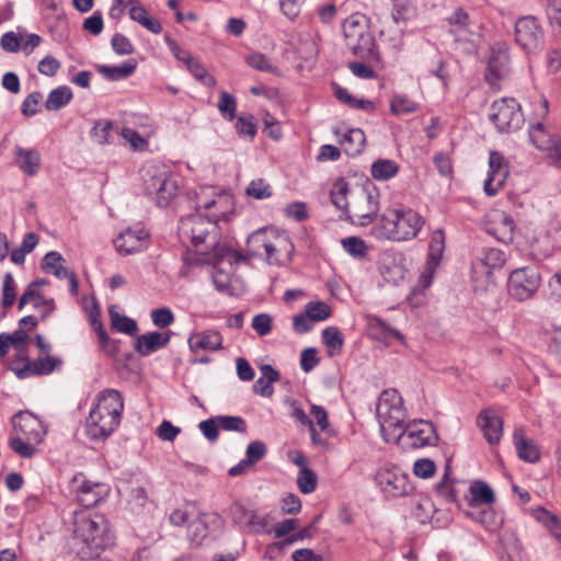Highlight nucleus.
I'll use <instances>...</instances> for the list:
<instances>
[{
	"label": "nucleus",
	"instance_id": "obj_17",
	"mask_svg": "<svg viewBox=\"0 0 561 561\" xmlns=\"http://www.w3.org/2000/svg\"><path fill=\"white\" fill-rule=\"evenodd\" d=\"M510 71V54L505 44H495L491 48L488 61L485 80L495 85L496 82L508 75Z\"/></svg>",
	"mask_w": 561,
	"mask_h": 561
},
{
	"label": "nucleus",
	"instance_id": "obj_22",
	"mask_svg": "<svg viewBox=\"0 0 561 561\" xmlns=\"http://www.w3.org/2000/svg\"><path fill=\"white\" fill-rule=\"evenodd\" d=\"M171 332H149L139 335L136 341L134 348L141 356H148L163 347H165L171 339Z\"/></svg>",
	"mask_w": 561,
	"mask_h": 561
},
{
	"label": "nucleus",
	"instance_id": "obj_29",
	"mask_svg": "<svg viewBox=\"0 0 561 561\" xmlns=\"http://www.w3.org/2000/svg\"><path fill=\"white\" fill-rule=\"evenodd\" d=\"M365 142L366 136L360 128L348 130L341 139L345 153L352 157L359 154L364 150Z\"/></svg>",
	"mask_w": 561,
	"mask_h": 561
},
{
	"label": "nucleus",
	"instance_id": "obj_60",
	"mask_svg": "<svg viewBox=\"0 0 561 561\" xmlns=\"http://www.w3.org/2000/svg\"><path fill=\"white\" fill-rule=\"evenodd\" d=\"M113 50L118 55H130L135 51L131 42L123 34L116 33L111 41Z\"/></svg>",
	"mask_w": 561,
	"mask_h": 561
},
{
	"label": "nucleus",
	"instance_id": "obj_1",
	"mask_svg": "<svg viewBox=\"0 0 561 561\" xmlns=\"http://www.w3.org/2000/svg\"><path fill=\"white\" fill-rule=\"evenodd\" d=\"M376 413L380 432L387 443L394 442L404 450L435 446L438 442L435 426L424 420L404 425L403 400L396 389H387L379 396Z\"/></svg>",
	"mask_w": 561,
	"mask_h": 561
},
{
	"label": "nucleus",
	"instance_id": "obj_26",
	"mask_svg": "<svg viewBox=\"0 0 561 561\" xmlns=\"http://www.w3.org/2000/svg\"><path fill=\"white\" fill-rule=\"evenodd\" d=\"M513 440L517 455L520 459L531 463L539 460L540 453L538 447L534 444L533 440H529L525 437V432L522 427L514 430Z\"/></svg>",
	"mask_w": 561,
	"mask_h": 561
},
{
	"label": "nucleus",
	"instance_id": "obj_18",
	"mask_svg": "<svg viewBox=\"0 0 561 561\" xmlns=\"http://www.w3.org/2000/svg\"><path fill=\"white\" fill-rule=\"evenodd\" d=\"M489 167L488 178L484 181V192L489 196H494L502 188L508 176V165L502 154L491 151Z\"/></svg>",
	"mask_w": 561,
	"mask_h": 561
},
{
	"label": "nucleus",
	"instance_id": "obj_64",
	"mask_svg": "<svg viewBox=\"0 0 561 561\" xmlns=\"http://www.w3.org/2000/svg\"><path fill=\"white\" fill-rule=\"evenodd\" d=\"M180 433L181 428L168 420H163L157 430L158 437L164 442H173Z\"/></svg>",
	"mask_w": 561,
	"mask_h": 561
},
{
	"label": "nucleus",
	"instance_id": "obj_38",
	"mask_svg": "<svg viewBox=\"0 0 561 561\" xmlns=\"http://www.w3.org/2000/svg\"><path fill=\"white\" fill-rule=\"evenodd\" d=\"M185 65L187 70L193 75V77L202 82L206 87H214L216 84V79L208 75L206 68L191 55H186Z\"/></svg>",
	"mask_w": 561,
	"mask_h": 561
},
{
	"label": "nucleus",
	"instance_id": "obj_34",
	"mask_svg": "<svg viewBox=\"0 0 561 561\" xmlns=\"http://www.w3.org/2000/svg\"><path fill=\"white\" fill-rule=\"evenodd\" d=\"M116 308L117 307L113 305L108 309L112 328L121 333L135 335L138 332L137 322L131 318L119 314Z\"/></svg>",
	"mask_w": 561,
	"mask_h": 561
},
{
	"label": "nucleus",
	"instance_id": "obj_44",
	"mask_svg": "<svg viewBox=\"0 0 561 561\" xmlns=\"http://www.w3.org/2000/svg\"><path fill=\"white\" fill-rule=\"evenodd\" d=\"M419 110V104L405 95H394L390 103L392 114L400 116L411 114Z\"/></svg>",
	"mask_w": 561,
	"mask_h": 561
},
{
	"label": "nucleus",
	"instance_id": "obj_8",
	"mask_svg": "<svg viewBox=\"0 0 561 561\" xmlns=\"http://www.w3.org/2000/svg\"><path fill=\"white\" fill-rule=\"evenodd\" d=\"M144 192L160 207H167L176 196L179 186L164 168L150 164L141 169Z\"/></svg>",
	"mask_w": 561,
	"mask_h": 561
},
{
	"label": "nucleus",
	"instance_id": "obj_55",
	"mask_svg": "<svg viewBox=\"0 0 561 561\" xmlns=\"http://www.w3.org/2000/svg\"><path fill=\"white\" fill-rule=\"evenodd\" d=\"M95 332L99 337L100 346L104 353L110 356H116L117 354V342L112 341L107 335L106 331L103 328L102 323H99V327L95 328Z\"/></svg>",
	"mask_w": 561,
	"mask_h": 561
},
{
	"label": "nucleus",
	"instance_id": "obj_30",
	"mask_svg": "<svg viewBox=\"0 0 561 561\" xmlns=\"http://www.w3.org/2000/svg\"><path fill=\"white\" fill-rule=\"evenodd\" d=\"M275 233L267 229H259L251 233L247 240L248 252L252 256H263V251Z\"/></svg>",
	"mask_w": 561,
	"mask_h": 561
},
{
	"label": "nucleus",
	"instance_id": "obj_45",
	"mask_svg": "<svg viewBox=\"0 0 561 561\" xmlns=\"http://www.w3.org/2000/svg\"><path fill=\"white\" fill-rule=\"evenodd\" d=\"M245 62L259 71L278 75V68L274 66L271 60L262 53H253L248 55L245 57Z\"/></svg>",
	"mask_w": 561,
	"mask_h": 561
},
{
	"label": "nucleus",
	"instance_id": "obj_43",
	"mask_svg": "<svg viewBox=\"0 0 561 561\" xmlns=\"http://www.w3.org/2000/svg\"><path fill=\"white\" fill-rule=\"evenodd\" d=\"M348 186L344 181H339L334 184L331 191V202L339 209L344 210L346 214L350 209V201L347 199Z\"/></svg>",
	"mask_w": 561,
	"mask_h": 561
},
{
	"label": "nucleus",
	"instance_id": "obj_58",
	"mask_svg": "<svg viewBox=\"0 0 561 561\" xmlns=\"http://www.w3.org/2000/svg\"><path fill=\"white\" fill-rule=\"evenodd\" d=\"M266 454V446L261 440L251 442L245 450V460L251 465L260 461Z\"/></svg>",
	"mask_w": 561,
	"mask_h": 561
},
{
	"label": "nucleus",
	"instance_id": "obj_7",
	"mask_svg": "<svg viewBox=\"0 0 561 561\" xmlns=\"http://www.w3.org/2000/svg\"><path fill=\"white\" fill-rule=\"evenodd\" d=\"M73 533L93 553H99L114 543V536L102 516L76 514Z\"/></svg>",
	"mask_w": 561,
	"mask_h": 561
},
{
	"label": "nucleus",
	"instance_id": "obj_6",
	"mask_svg": "<svg viewBox=\"0 0 561 561\" xmlns=\"http://www.w3.org/2000/svg\"><path fill=\"white\" fill-rule=\"evenodd\" d=\"M346 46L358 58L379 60L375 37L369 28L368 19L360 13L350 15L342 25Z\"/></svg>",
	"mask_w": 561,
	"mask_h": 561
},
{
	"label": "nucleus",
	"instance_id": "obj_3",
	"mask_svg": "<svg viewBox=\"0 0 561 561\" xmlns=\"http://www.w3.org/2000/svg\"><path fill=\"white\" fill-rule=\"evenodd\" d=\"M425 219L411 208H389L374 224L371 234L379 240L402 242L417 237Z\"/></svg>",
	"mask_w": 561,
	"mask_h": 561
},
{
	"label": "nucleus",
	"instance_id": "obj_41",
	"mask_svg": "<svg viewBox=\"0 0 561 561\" xmlns=\"http://www.w3.org/2000/svg\"><path fill=\"white\" fill-rule=\"evenodd\" d=\"M288 244L290 245V242L287 237L274 234L266 249L263 251V255H265L270 264L278 263V252L286 250Z\"/></svg>",
	"mask_w": 561,
	"mask_h": 561
},
{
	"label": "nucleus",
	"instance_id": "obj_40",
	"mask_svg": "<svg viewBox=\"0 0 561 561\" xmlns=\"http://www.w3.org/2000/svg\"><path fill=\"white\" fill-rule=\"evenodd\" d=\"M536 518L561 543V522L559 520V518L556 515L548 512L547 510H545L543 507L537 510Z\"/></svg>",
	"mask_w": 561,
	"mask_h": 561
},
{
	"label": "nucleus",
	"instance_id": "obj_63",
	"mask_svg": "<svg viewBox=\"0 0 561 561\" xmlns=\"http://www.w3.org/2000/svg\"><path fill=\"white\" fill-rule=\"evenodd\" d=\"M61 64L58 59L55 57L48 55L45 56L39 62H38V71L39 73L47 76V77H54L60 69Z\"/></svg>",
	"mask_w": 561,
	"mask_h": 561
},
{
	"label": "nucleus",
	"instance_id": "obj_32",
	"mask_svg": "<svg viewBox=\"0 0 561 561\" xmlns=\"http://www.w3.org/2000/svg\"><path fill=\"white\" fill-rule=\"evenodd\" d=\"M72 100V91L67 85L58 87L51 90L45 101L47 111H59L70 103Z\"/></svg>",
	"mask_w": 561,
	"mask_h": 561
},
{
	"label": "nucleus",
	"instance_id": "obj_37",
	"mask_svg": "<svg viewBox=\"0 0 561 561\" xmlns=\"http://www.w3.org/2000/svg\"><path fill=\"white\" fill-rule=\"evenodd\" d=\"M64 257L56 251L48 252L42 263V267L47 272H53L57 278L68 276V270L64 266Z\"/></svg>",
	"mask_w": 561,
	"mask_h": 561
},
{
	"label": "nucleus",
	"instance_id": "obj_39",
	"mask_svg": "<svg viewBox=\"0 0 561 561\" xmlns=\"http://www.w3.org/2000/svg\"><path fill=\"white\" fill-rule=\"evenodd\" d=\"M398 171V164L394 161L388 159H379L371 165L373 178L380 181L393 178Z\"/></svg>",
	"mask_w": 561,
	"mask_h": 561
},
{
	"label": "nucleus",
	"instance_id": "obj_28",
	"mask_svg": "<svg viewBox=\"0 0 561 561\" xmlns=\"http://www.w3.org/2000/svg\"><path fill=\"white\" fill-rule=\"evenodd\" d=\"M137 67L135 59H128L119 66H98V72L101 73L105 79L111 81H117L131 76Z\"/></svg>",
	"mask_w": 561,
	"mask_h": 561
},
{
	"label": "nucleus",
	"instance_id": "obj_20",
	"mask_svg": "<svg viewBox=\"0 0 561 561\" xmlns=\"http://www.w3.org/2000/svg\"><path fill=\"white\" fill-rule=\"evenodd\" d=\"M445 250V233L442 229L433 231L428 244V254L426 261V273L422 275L424 287L432 283L435 270L440 263Z\"/></svg>",
	"mask_w": 561,
	"mask_h": 561
},
{
	"label": "nucleus",
	"instance_id": "obj_14",
	"mask_svg": "<svg viewBox=\"0 0 561 561\" xmlns=\"http://www.w3.org/2000/svg\"><path fill=\"white\" fill-rule=\"evenodd\" d=\"M71 488L76 493L77 502L85 508L95 506L107 492L103 483L89 481L83 473H78L72 478Z\"/></svg>",
	"mask_w": 561,
	"mask_h": 561
},
{
	"label": "nucleus",
	"instance_id": "obj_23",
	"mask_svg": "<svg viewBox=\"0 0 561 561\" xmlns=\"http://www.w3.org/2000/svg\"><path fill=\"white\" fill-rule=\"evenodd\" d=\"M222 335L216 330H205L194 333L188 339V346L192 352L209 351L216 352L222 348Z\"/></svg>",
	"mask_w": 561,
	"mask_h": 561
},
{
	"label": "nucleus",
	"instance_id": "obj_54",
	"mask_svg": "<svg viewBox=\"0 0 561 561\" xmlns=\"http://www.w3.org/2000/svg\"><path fill=\"white\" fill-rule=\"evenodd\" d=\"M247 195L254 197L256 199H264L272 195L271 186L264 182V180L259 179L252 181L247 187Z\"/></svg>",
	"mask_w": 561,
	"mask_h": 561
},
{
	"label": "nucleus",
	"instance_id": "obj_35",
	"mask_svg": "<svg viewBox=\"0 0 561 561\" xmlns=\"http://www.w3.org/2000/svg\"><path fill=\"white\" fill-rule=\"evenodd\" d=\"M334 94L340 102L346 104L351 108H358L365 112H373L375 110V105L371 101L357 99L345 88L336 85L334 89Z\"/></svg>",
	"mask_w": 561,
	"mask_h": 561
},
{
	"label": "nucleus",
	"instance_id": "obj_56",
	"mask_svg": "<svg viewBox=\"0 0 561 561\" xmlns=\"http://www.w3.org/2000/svg\"><path fill=\"white\" fill-rule=\"evenodd\" d=\"M500 224L502 225L501 228L493 232L496 239L503 242L512 241L514 230L513 219L510 216L502 214L500 216Z\"/></svg>",
	"mask_w": 561,
	"mask_h": 561
},
{
	"label": "nucleus",
	"instance_id": "obj_36",
	"mask_svg": "<svg viewBox=\"0 0 561 561\" xmlns=\"http://www.w3.org/2000/svg\"><path fill=\"white\" fill-rule=\"evenodd\" d=\"M529 139L537 149L549 151L553 145L556 136L548 134L542 123H537L529 130Z\"/></svg>",
	"mask_w": 561,
	"mask_h": 561
},
{
	"label": "nucleus",
	"instance_id": "obj_62",
	"mask_svg": "<svg viewBox=\"0 0 561 561\" xmlns=\"http://www.w3.org/2000/svg\"><path fill=\"white\" fill-rule=\"evenodd\" d=\"M236 129L240 136L248 137L252 140L256 135V125L253 122V116L250 115L248 118L240 116L237 119Z\"/></svg>",
	"mask_w": 561,
	"mask_h": 561
},
{
	"label": "nucleus",
	"instance_id": "obj_5",
	"mask_svg": "<svg viewBox=\"0 0 561 561\" xmlns=\"http://www.w3.org/2000/svg\"><path fill=\"white\" fill-rule=\"evenodd\" d=\"M12 424L13 435L9 439L10 448L22 458H32L46 435L43 422L33 413L21 411L12 417Z\"/></svg>",
	"mask_w": 561,
	"mask_h": 561
},
{
	"label": "nucleus",
	"instance_id": "obj_51",
	"mask_svg": "<svg viewBox=\"0 0 561 561\" xmlns=\"http://www.w3.org/2000/svg\"><path fill=\"white\" fill-rule=\"evenodd\" d=\"M151 320L156 327L163 329L174 322V314L170 308L162 307L151 311Z\"/></svg>",
	"mask_w": 561,
	"mask_h": 561
},
{
	"label": "nucleus",
	"instance_id": "obj_15",
	"mask_svg": "<svg viewBox=\"0 0 561 561\" xmlns=\"http://www.w3.org/2000/svg\"><path fill=\"white\" fill-rule=\"evenodd\" d=\"M375 480L387 496H402L410 490L408 476L397 467L380 468Z\"/></svg>",
	"mask_w": 561,
	"mask_h": 561
},
{
	"label": "nucleus",
	"instance_id": "obj_50",
	"mask_svg": "<svg viewBox=\"0 0 561 561\" xmlns=\"http://www.w3.org/2000/svg\"><path fill=\"white\" fill-rule=\"evenodd\" d=\"M218 425L224 431H233L244 433L247 431L245 421L241 416L218 415Z\"/></svg>",
	"mask_w": 561,
	"mask_h": 561
},
{
	"label": "nucleus",
	"instance_id": "obj_59",
	"mask_svg": "<svg viewBox=\"0 0 561 561\" xmlns=\"http://www.w3.org/2000/svg\"><path fill=\"white\" fill-rule=\"evenodd\" d=\"M112 127L113 124L110 121L96 122L92 128V137L100 145L108 144Z\"/></svg>",
	"mask_w": 561,
	"mask_h": 561
},
{
	"label": "nucleus",
	"instance_id": "obj_27",
	"mask_svg": "<svg viewBox=\"0 0 561 561\" xmlns=\"http://www.w3.org/2000/svg\"><path fill=\"white\" fill-rule=\"evenodd\" d=\"M15 162L25 174L33 176L39 170L41 154L37 150L16 147Z\"/></svg>",
	"mask_w": 561,
	"mask_h": 561
},
{
	"label": "nucleus",
	"instance_id": "obj_21",
	"mask_svg": "<svg viewBox=\"0 0 561 561\" xmlns=\"http://www.w3.org/2000/svg\"><path fill=\"white\" fill-rule=\"evenodd\" d=\"M60 365L61 359L47 354L46 357H38L34 360L26 359L21 367H11V369L20 379H24L33 375H49Z\"/></svg>",
	"mask_w": 561,
	"mask_h": 561
},
{
	"label": "nucleus",
	"instance_id": "obj_12",
	"mask_svg": "<svg viewBox=\"0 0 561 561\" xmlns=\"http://www.w3.org/2000/svg\"><path fill=\"white\" fill-rule=\"evenodd\" d=\"M541 283L540 274L531 267L514 270L508 277L507 290L511 297L525 301L534 297Z\"/></svg>",
	"mask_w": 561,
	"mask_h": 561
},
{
	"label": "nucleus",
	"instance_id": "obj_47",
	"mask_svg": "<svg viewBox=\"0 0 561 561\" xmlns=\"http://www.w3.org/2000/svg\"><path fill=\"white\" fill-rule=\"evenodd\" d=\"M343 249L356 259L365 257L367 254V247L363 239L358 237H347L342 240Z\"/></svg>",
	"mask_w": 561,
	"mask_h": 561
},
{
	"label": "nucleus",
	"instance_id": "obj_53",
	"mask_svg": "<svg viewBox=\"0 0 561 561\" xmlns=\"http://www.w3.org/2000/svg\"><path fill=\"white\" fill-rule=\"evenodd\" d=\"M187 530L190 540L196 545H199L207 535L206 522L202 517H198L197 519L190 523Z\"/></svg>",
	"mask_w": 561,
	"mask_h": 561
},
{
	"label": "nucleus",
	"instance_id": "obj_57",
	"mask_svg": "<svg viewBox=\"0 0 561 561\" xmlns=\"http://www.w3.org/2000/svg\"><path fill=\"white\" fill-rule=\"evenodd\" d=\"M436 471L435 462L427 458L417 459L413 466V473L422 479H428Z\"/></svg>",
	"mask_w": 561,
	"mask_h": 561
},
{
	"label": "nucleus",
	"instance_id": "obj_31",
	"mask_svg": "<svg viewBox=\"0 0 561 561\" xmlns=\"http://www.w3.org/2000/svg\"><path fill=\"white\" fill-rule=\"evenodd\" d=\"M469 490L471 494L469 505L472 508H477L482 504L489 505L494 501V493L492 489L482 481H476L471 484Z\"/></svg>",
	"mask_w": 561,
	"mask_h": 561
},
{
	"label": "nucleus",
	"instance_id": "obj_49",
	"mask_svg": "<svg viewBox=\"0 0 561 561\" xmlns=\"http://www.w3.org/2000/svg\"><path fill=\"white\" fill-rule=\"evenodd\" d=\"M297 484L300 492L304 494L313 492L317 486L316 473L308 468L301 469L297 478Z\"/></svg>",
	"mask_w": 561,
	"mask_h": 561
},
{
	"label": "nucleus",
	"instance_id": "obj_13",
	"mask_svg": "<svg viewBox=\"0 0 561 561\" xmlns=\"http://www.w3.org/2000/svg\"><path fill=\"white\" fill-rule=\"evenodd\" d=\"M449 33L455 36V42L467 54L476 50L478 34L471 30L470 16L462 8H456L447 18Z\"/></svg>",
	"mask_w": 561,
	"mask_h": 561
},
{
	"label": "nucleus",
	"instance_id": "obj_16",
	"mask_svg": "<svg viewBox=\"0 0 561 561\" xmlns=\"http://www.w3.org/2000/svg\"><path fill=\"white\" fill-rule=\"evenodd\" d=\"M506 261L505 253L496 248L483 249L471 264L472 277L474 279H488L492 271L500 268Z\"/></svg>",
	"mask_w": 561,
	"mask_h": 561
},
{
	"label": "nucleus",
	"instance_id": "obj_33",
	"mask_svg": "<svg viewBox=\"0 0 561 561\" xmlns=\"http://www.w3.org/2000/svg\"><path fill=\"white\" fill-rule=\"evenodd\" d=\"M322 343L328 348L330 357L340 355L344 345V337L336 327H328L322 331Z\"/></svg>",
	"mask_w": 561,
	"mask_h": 561
},
{
	"label": "nucleus",
	"instance_id": "obj_11",
	"mask_svg": "<svg viewBox=\"0 0 561 561\" xmlns=\"http://www.w3.org/2000/svg\"><path fill=\"white\" fill-rule=\"evenodd\" d=\"M515 42L527 55H537L543 49L545 33L535 16L527 15L516 21Z\"/></svg>",
	"mask_w": 561,
	"mask_h": 561
},
{
	"label": "nucleus",
	"instance_id": "obj_24",
	"mask_svg": "<svg viewBox=\"0 0 561 561\" xmlns=\"http://www.w3.org/2000/svg\"><path fill=\"white\" fill-rule=\"evenodd\" d=\"M478 424L489 444L499 443L503 428V422L499 415L490 411L482 412L478 416Z\"/></svg>",
	"mask_w": 561,
	"mask_h": 561
},
{
	"label": "nucleus",
	"instance_id": "obj_19",
	"mask_svg": "<svg viewBox=\"0 0 561 561\" xmlns=\"http://www.w3.org/2000/svg\"><path fill=\"white\" fill-rule=\"evenodd\" d=\"M149 234L142 228H128L115 239L116 250L122 254H133L147 248Z\"/></svg>",
	"mask_w": 561,
	"mask_h": 561
},
{
	"label": "nucleus",
	"instance_id": "obj_9",
	"mask_svg": "<svg viewBox=\"0 0 561 561\" xmlns=\"http://www.w3.org/2000/svg\"><path fill=\"white\" fill-rule=\"evenodd\" d=\"M379 209L377 190L369 185L351 193L347 217L364 226L368 224Z\"/></svg>",
	"mask_w": 561,
	"mask_h": 561
},
{
	"label": "nucleus",
	"instance_id": "obj_2",
	"mask_svg": "<svg viewBox=\"0 0 561 561\" xmlns=\"http://www.w3.org/2000/svg\"><path fill=\"white\" fill-rule=\"evenodd\" d=\"M219 218L220 215L217 213L204 216L196 211L182 217L178 227L179 237L183 243H191L197 250L204 245L205 252L215 250V255L218 256L216 263L222 261L225 255L230 252L229 249L219 247Z\"/></svg>",
	"mask_w": 561,
	"mask_h": 561
},
{
	"label": "nucleus",
	"instance_id": "obj_61",
	"mask_svg": "<svg viewBox=\"0 0 561 561\" xmlns=\"http://www.w3.org/2000/svg\"><path fill=\"white\" fill-rule=\"evenodd\" d=\"M213 283L217 291L225 295H231V283L228 273L222 270H216L213 274Z\"/></svg>",
	"mask_w": 561,
	"mask_h": 561
},
{
	"label": "nucleus",
	"instance_id": "obj_52",
	"mask_svg": "<svg viewBox=\"0 0 561 561\" xmlns=\"http://www.w3.org/2000/svg\"><path fill=\"white\" fill-rule=\"evenodd\" d=\"M251 325L260 336H265L273 329V318L268 313H259L253 317Z\"/></svg>",
	"mask_w": 561,
	"mask_h": 561
},
{
	"label": "nucleus",
	"instance_id": "obj_48",
	"mask_svg": "<svg viewBox=\"0 0 561 561\" xmlns=\"http://www.w3.org/2000/svg\"><path fill=\"white\" fill-rule=\"evenodd\" d=\"M218 110L228 121L234 119L237 111L236 98L228 92H221L218 101Z\"/></svg>",
	"mask_w": 561,
	"mask_h": 561
},
{
	"label": "nucleus",
	"instance_id": "obj_25",
	"mask_svg": "<svg viewBox=\"0 0 561 561\" xmlns=\"http://www.w3.org/2000/svg\"><path fill=\"white\" fill-rule=\"evenodd\" d=\"M28 302L33 304V307L39 311L41 318L44 320L53 313L55 309L54 300L46 299L38 290L25 289L19 299L18 308L22 310Z\"/></svg>",
	"mask_w": 561,
	"mask_h": 561
},
{
	"label": "nucleus",
	"instance_id": "obj_42",
	"mask_svg": "<svg viewBox=\"0 0 561 561\" xmlns=\"http://www.w3.org/2000/svg\"><path fill=\"white\" fill-rule=\"evenodd\" d=\"M219 199L215 198V190L210 186H202L199 191L196 192V202L195 207L196 211L199 213V209L209 210L211 208L217 207Z\"/></svg>",
	"mask_w": 561,
	"mask_h": 561
},
{
	"label": "nucleus",
	"instance_id": "obj_46",
	"mask_svg": "<svg viewBox=\"0 0 561 561\" xmlns=\"http://www.w3.org/2000/svg\"><path fill=\"white\" fill-rule=\"evenodd\" d=\"M305 311L314 321H324L330 318L332 310L324 301H310L306 305Z\"/></svg>",
	"mask_w": 561,
	"mask_h": 561
},
{
	"label": "nucleus",
	"instance_id": "obj_10",
	"mask_svg": "<svg viewBox=\"0 0 561 561\" xmlns=\"http://www.w3.org/2000/svg\"><path fill=\"white\" fill-rule=\"evenodd\" d=\"M490 119L499 131L506 133L519 129L525 121L520 105L512 98L494 101L490 107Z\"/></svg>",
	"mask_w": 561,
	"mask_h": 561
},
{
	"label": "nucleus",
	"instance_id": "obj_4",
	"mask_svg": "<svg viewBox=\"0 0 561 561\" xmlns=\"http://www.w3.org/2000/svg\"><path fill=\"white\" fill-rule=\"evenodd\" d=\"M124 400L119 391L105 389L98 396V402L87 419V431L91 439L107 438L119 425Z\"/></svg>",
	"mask_w": 561,
	"mask_h": 561
}]
</instances>
